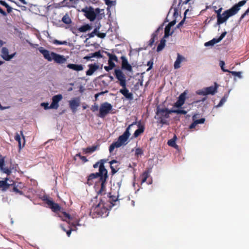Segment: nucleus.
Masks as SVG:
<instances>
[{"mask_svg": "<svg viewBox=\"0 0 249 249\" xmlns=\"http://www.w3.org/2000/svg\"><path fill=\"white\" fill-rule=\"evenodd\" d=\"M135 124H137L138 128L133 134L134 137L137 138L141 134L143 133L145 128L144 125L142 124L141 122H133L132 124L128 125L124 133L119 137L118 140L116 142H113L111 145H110V153H111L115 147L118 148L122 145H125L127 143V140L130 135V133L129 132L130 129Z\"/></svg>", "mask_w": 249, "mask_h": 249, "instance_id": "obj_1", "label": "nucleus"}, {"mask_svg": "<svg viewBox=\"0 0 249 249\" xmlns=\"http://www.w3.org/2000/svg\"><path fill=\"white\" fill-rule=\"evenodd\" d=\"M107 160L102 159L97 162L93 165V167L96 168L99 167V172L90 174L88 179V184L91 185L92 180L98 178H100L101 182V187L99 191L100 193H104L106 191V185L107 184V170L105 168L104 164L107 162Z\"/></svg>", "mask_w": 249, "mask_h": 249, "instance_id": "obj_2", "label": "nucleus"}, {"mask_svg": "<svg viewBox=\"0 0 249 249\" xmlns=\"http://www.w3.org/2000/svg\"><path fill=\"white\" fill-rule=\"evenodd\" d=\"M247 1L243 0L234 5L231 8L225 10L220 16V18L217 20L218 25L221 24L225 22L230 17L236 15L240 10L241 6L245 5Z\"/></svg>", "mask_w": 249, "mask_h": 249, "instance_id": "obj_3", "label": "nucleus"}, {"mask_svg": "<svg viewBox=\"0 0 249 249\" xmlns=\"http://www.w3.org/2000/svg\"><path fill=\"white\" fill-rule=\"evenodd\" d=\"M38 51L43 55L44 58L49 62L53 60L56 63L64 64L67 61L66 58L64 55L50 52L43 47H39Z\"/></svg>", "mask_w": 249, "mask_h": 249, "instance_id": "obj_4", "label": "nucleus"}, {"mask_svg": "<svg viewBox=\"0 0 249 249\" xmlns=\"http://www.w3.org/2000/svg\"><path fill=\"white\" fill-rule=\"evenodd\" d=\"M171 109L167 108H160V106H158L156 108L155 118L157 120L158 122L163 124L168 125L169 122L167 119L169 118V115L172 113L170 112Z\"/></svg>", "mask_w": 249, "mask_h": 249, "instance_id": "obj_5", "label": "nucleus"}, {"mask_svg": "<svg viewBox=\"0 0 249 249\" xmlns=\"http://www.w3.org/2000/svg\"><path fill=\"white\" fill-rule=\"evenodd\" d=\"M105 205L106 204L101 200V202L95 207L92 208V210L94 213H97L99 216L106 217L109 214V211L107 208V205Z\"/></svg>", "mask_w": 249, "mask_h": 249, "instance_id": "obj_6", "label": "nucleus"}, {"mask_svg": "<svg viewBox=\"0 0 249 249\" xmlns=\"http://www.w3.org/2000/svg\"><path fill=\"white\" fill-rule=\"evenodd\" d=\"M103 11V10H100L99 8L94 9L91 7H86L81 10V12L84 13L85 17L90 21H93L95 19L97 15Z\"/></svg>", "mask_w": 249, "mask_h": 249, "instance_id": "obj_7", "label": "nucleus"}, {"mask_svg": "<svg viewBox=\"0 0 249 249\" xmlns=\"http://www.w3.org/2000/svg\"><path fill=\"white\" fill-rule=\"evenodd\" d=\"M214 86H210L198 90L196 93L200 95H207L209 94L214 95L217 92V84L215 83Z\"/></svg>", "mask_w": 249, "mask_h": 249, "instance_id": "obj_8", "label": "nucleus"}, {"mask_svg": "<svg viewBox=\"0 0 249 249\" xmlns=\"http://www.w3.org/2000/svg\"><path fill=\"white\" fill-rule=\"evenodd\" d=\"M114 75L116 79L119 81V84L122 87L126 86L125 75L120 69L115 70Z\"/></svg>", "mask_w": 249, "mask_h": 249, "instance_id": "obj_9", "label": "nucleus"}, {"mask_svg": "<svg viewBox=\"0 0 249 249\" xmlns=\"http://www.w3.org/2000/svg\"><path fill=\"white\" fill-rule=\"evenodd\" d=\"M109 112V103L106 102L102 104L99 108L98 116L104 118Z\"/></svg>", "mask_w": 249, "mask_h": 249, "instance_id": "obj_10", "label": "nucleus"}, {"mask_svg": "<svg viewBox=\"0 0 249 249\" xmlns=\"http://www.w3.org/2000/svg\"><path fill=\"white\" fill-rule=\"evenodd\" d=\"M63 99V96L61 94H57L54 95L52 98V102L50 106L52 109H57L59 107V102Z\"/></svg>", "mask_w": 249, "mask_h": 249, "instance_id": "obj_11", "label": "nucleus"}, {"mask_svg": "<svg viewBox=\"0 0 249 249\" xmlns=\"http://www.w3.org/2000/svg\"><path fill=\"white\" fill-rule=\"evenodd\" d=\"M69 106L73 113H75L80 105V99L74 98L69 101Z\"/></svg>", "mask_w": 249, "mask_h": 249, "instance_id": "obj_12", "label": "nucleus"}, {"mask_svg": "<svg viewBox=\"0 0 249 249\" xmlns=\"http://www.w3.org/2000/svg\"><path fill=\"white\" fill-rule=\"evenodd\" d=\"M120 162L116 160L110 161V168L111 170L112 174L117 173L120 168Z\"/></svg>", "mask_w": 249, "mask_h": 249, "instance_id": "obj_13", "label": "nucleus"}, {"mask_svg": "<svg viewBox=\"0 0 249 249\" xmlns=\"http://www.w3.org/2000/svg\"><path fill=\"white\" fill-rule=\"evenodd\" d=\"M122 60V68L123 69L126 70L131 71L132 70L131 66L128 63L126 57L124 55L120 56L119 57Z\"/></svg>", "mask_w": 249, "mask_h": 249, "instance_id": "obj_14", "label": "nucleus"}, {"mask_svg": "<svg viewBox=\"0 0 249 249\" xmlns=\"http://www.w3.org/2000/svg\"><path fill=\"white\" fill-rule=\"evenodd\" d=\"M186 95V93L185 91L182 93L179 96L177 101L175 103L174 107L178 108L181 107L184 104Z\"/></svg>", "mask_w": 249, "mask_h": 249, "instance_id": "obj_15", "label": "nucleus"}, {"mask_svg": "<svg viewBox=\"0 0 249 249\" xmlns=\"http://www.w3.org/2000/svg\"><path fill=\"white\" fill-rule=\"evenodd\" d=\"M5 164V161H4V157H2L0 154V170L7 174L10 175L11 173V170L10 169H9L6 167H4V165Z\"/></svg>", "mask_w": 249, "mask_h": 249, "instance_id": "obj_16", "label": "nucleus"}, {"mask_svg": "<svg viewBox=\"0 0 249 249\" xmlns=\"http://www.w3.org/2000/svg\"><path fill=\"white\" fill-rule=\"evenodd\" d=\"M122 89L120 90V92L122 94L126 99L131 100L133 98V94L129 92V90L126 88V86L122 87Z\"/></svg>", "mask_w": 249, "mask_h": 249, "instance_id": "obj_17", "label": "nucleus"}, {"mask_svg": "<svg viewBox=\"0 0 249 249\" xmlns=\"http://www.w3.org/2000/svg\"><path fill=\"white\" fill-rule=\"evenodd\" d=\"M118 197V196H115L111 195V193L110 192V209H111V207L113 206H119L120 203Z\"/></svg>", "mask_w": 249, "mask_h": 249, "instance_id": "obj_18", "label": "nucleus"}, {"mask_svg": "<svg viewBox=\"0 0 249 249\" xmlns=\"http://www.w3.org/2000/svg\"><path fill=\"white\" fill-rule=\"evenodd\" d=\"M185 58L180 55L179 53H178L177 58L176 60L175 61L174 65V68L175 69H178L180 67V63L183 61H185Z\"/></svg>", "mask_w": 249, "mask_h": 249, "instance_id": "obj_19", "label": "nucleus"}, {"mask_svg": "<svg viewBox=\"0 0 249 249\" xmlns=\"http://www.w3.org/2000/svg\"><path fill=\"white\" fill-rule=\"evenodd\" d=\"M119 57H120V56H115L114 54H110V70H112L115 67V64L113 61H115L116 63L119 62Z\"/></svg>", "mask_w": 249, "mask_h": 249, "instance_id": "obj_20", "label": "nucleus"}, {"mask_svg": "<svg viewBox=\"0 0 249 249\" xmlns=\"http://www.w3.org/2000/svg\"><path fill=\"white\" fill-rule=\"evenodd\" d=\"M67 67L77 71H81L83 70V66L81 64H69L67 65Z\"/></svg>", "mask_w": 249, "mask_h": 249, "instance_id": "obj_21", "label": "nucleus"}, {"mask_svg": "<svg viewBox=\"0 0 249 249\" xmlns=\"http://www.w3.org/2000/svg\"><path fill=\"white\" fill-rule=\"evenodd\" d=\"M98 68L99 66L96 64L89 65V69L87 71L86 74L87 75H91Z\"/></svg>", "mask_w": 249, "mask_h": 249, "instance_id": "obj_22", "label": "nucleus"}, {"mask_svg": "<svg viewBox=\"0 0 249 249\" xmlns=\"http://www.w3.org/2000/svg\"><path fill=\"white\" fill-rule=\"evenodd\" d=\"M9 51L8 49L6 47H2L1 49V57L6 61H8V58L9 56Z\"/></svg>", "mask_w": 249, "mask_h": 249, "instance_id": "obj_23", "label": "nucleus"}, {"mask_svg": "<svg viewBox=\"0 0 249 249\" xmlns=\"http://www.w3.org/2000/svg\"><path fill=\"white\" fill-rule=\"evenodd\" d=\"M94 57H96L97 58H100V57H102L101 53L100 52H96L94 53H90L89 55L85 56L84 57V59H86L87 60H90L91 58Z\"/></svg>", "mask_w": 249, "mask_h": 249, "instance_id": "obj_24", "label": "nucleus"}, {"mask_svg": "<svg viewBox=\"0 0 249 249\" xmlns=\"http://www.w3.org/2000/svg\"><path fill=\"white\" fill-rule=\"evenodd\" d=\"M7 178L5 180L0 181V188H1L2 191H5L7 189L9 186L10 185V184L7 182Z\"/></svg>", "mask_w": 249, "mask_h": 249, "instance_id": "obj_25", "label": "nucleus"}, {"mask_svg": "<svg viewBox=\"0 0 249 249\" xmlns=\"http://www.w3.org/2000/svg\"><path fill=\"white\" fill-rule=\"evenodd\" d=\"M91 29V26L89 24H86L79 27L78 30L80 32L83 33L90 30Z\"/></svg>", "mask_w": 249, "mask_h": 249, "instance_id": "obj_26", "label": "nucleus"}, {"mask_svg": "<svg viewBox=\"0 0 249 249\" xmlns=\"http://www.w3.org/2000/svg\"><path fill=\"white\" fill-rule=\"evenodd\" d=\"M97 148V146H92L91 147H88L86 148H84L83 149L84 152L86 154H91L94 151H95Z\"/></svg>", "mask_w": 249, "mask_h": 249, "instance_id": "obj_27", "label": "nucleus"}, {"mask_svg": "<svg viewBox=\"0 0 249 249\" xmlns=\"http://www.w3.org/2000/svg\"><path fill=\"white\" fill-rule=\"evenodd\" d=\"M165 42L166 40L163 38H162L160 41V44L158 45L157 48V51L160 52L165 47Z\"/></svg>", "mask_w": 249, "mask_h": 249, "instance_id": "obj_28", "label": "nucleus"}, {"mask_svg": "<svg viewBox=\"0 0 249 249\" xmlns=\"http://www.w3.org/2000/svg\"><path fill=\"white\" fill-rule=\"evenodd\" d=\"M176 139L177 137L176 136H175L173 138L169 140L167 142V144H168V145L175 148H177L178 146L176 143Z\"/></svg>", "mask_w": 249, "mask_h": 249, "instance_id": "obj_29", "label": "nucleus"}, {"mask_svg": "<svg viewBox=\"0 0 249 249\" xmlns=\"http://www.w3.org/2000/svg\"><path fill=\"white\" fill-rule=\"evenodd\" d=\"M218 42H219V41H218L217 38H214L213 39H212L211 40L205 43L204 45L206 47H208L209 46H212L214 45L215 44L218 43Z\"/></svg>", "mask_w": 249, "mask_h": 249, "instance_id": "obj_30", "label": "nucleus"}, {"mask_svg": "<svg viewBox=\"0 0 249 249\" xmlns=\"http://www.w3.org/2000/svg\"><path fill=\"white\" fill-rule=\"evenodd\" d=\"M197 115L198 114L194 115L192 117L193 120L197 124H203L205 121V119L204 118H201L200 119L197 120L196 118Z\"/></svg>", "mask_w": 249, "mask_h": 249, "instance_id": "obj_31", "label": "nucleus"}, {"mask_svg": "<svg viewBox=\"0 0 249 249\" xmlns=\"http://www.w3.org/2000/svg\"><path fill=\"white\" fill-rule=\"evenodd\" d=\"M149 174L148 171L144 172L141 175V184H142L143 183L145 182L146 181L147 178L149 177Z\"/></svg>", "mask_w": 249, "mask_h": 249, "instance_id": "obj_32", "label": "nucleus"}, {"mask_svg": "<svg viewBox=\"0 0 249 249\" xmlns=\"http://www.w3.org/2000/svg\"><path fill=\"white\" fill-rule=\"evenodd\" d=\"M171 30V28L167 25L165 27V30H164V38H167L170 35H172L173 33V32H172L171 33H170Z\"/></svg>", "mask_w": 249, "mask_h": 249, "instance_id": "obj_33", "label": "nucleus"}, {"mask_svg": "<svg viewBox=\"0 0 249 249\" xmlns=\"http://www.w3.org/2000/svg\"><path fill=\"white\" fill-rule=\"evenodd\" d=\"M62 21L65 24H70L71 22V20L69 17V16L66 14L63 16V17L62 18Z\"/></svg>", "mask_w": 249, "mask_h": 249, "instance_id": "obj_34", "label": "nucleus"}, {"mask_svg": "<svg viewBox=\"0 0 249 249\" xmlns=\"http://www.w3.org/2000/svg\"><path fill=\"white\" fill-rule=\"evenodd\" d=\"M170 112L176 113L177 114H181L185 115L187 113V111L183 109H171Z\"/></svg>", "mask_w": 249, "mask_h": 249, "instance_id": "obj_35", "label": "nucleus"}, {"mask_svg": "<svg viewBox=\"0 0 249 249\" xmlns=\"http://www.w3.org/2000/svg\"><path fill=\"white\" fill-rule=\"evenodd\" d=\"M156 34H152L151 35V38L149 41L148 46L151 47L155 42V39H157Z\"/></svg>", "mask_w": 249, "mask_h": 249, "instance_id": "obj_36", "label": "nucleus"}, {"mask_svg": "<svg viewBox=\"0 0 249 249\" xmlns=\"http://www.w3.org/2000/svg\"><path fill=\"white\" fill-rule=\"evenodd\" d=\"M99 29V27L95 28L93 31L91 32L90 34H89L88 36H89V38H91L94 37L95 35L97 36V34H98V30Z\"/></svg>", "mask_w": 249, "mask_h": 249, "instance_id": "obj_37", "label": "nucleus"}, {"mask_svg": "<svg viewBox=\"0 0 249 249\" xmlns=\"http://www.w3.org/2000/svg\"><path fill=\"white\" fill-rule=\"evenodd\" d=\"M228 97V95H225L222 98V99L220 101L219 104L217 105V107H220L222 106L224 104V103L226 101Z\"/></svg>", "mask_w": 249, "mask_h": 249, "instance_id": "obj_38", "label": "nucleus"}, {"mask_svg": "<svg viewBox=\"0 0 249 249\" xmlns=\"http://www.w3.org/2000/svg\"><path fill=\"white\" fill-rule=\"evenodd\" d=\"M53 43L55 45H67L68 43L67 41H59L57 39H54L53 41Z\"/></svg>", "mask_w": 249, "mask_h": 249, "instance_id": "obj_39", "label": "nucleus"}, {"mask_svg": "<svg viewBox=\"0 0 249 249\" xmlns=\"http://www.w3.org/2000/svg\"><path fill=\"white\" fill-rule=\"evenodd\" d=\"M110 54H114L115 56H121L123 55L122 53L119 51L118 49H112V52Z\"/></svg>", "mask_w": 249, "mask_h": 249, "instance_id": "obj_40", "label": "nucleus"}, {"mask_svg": "<svg viewBox=\"0 0 249 249\" xmlns=\"http://www.w3.org/2000/svg\"><path fill=\"white\" fill-rule=\"evenodd\" d=\"M15 139L16 141L18 142V146H19V148H21V138H20V135L18 133H17L16 134V135H15Z\"/></svg>", "mask_w": 249, "mask_h": 249, "instance_id": "obj_41", "label": "nucleus"}, {"mask_svg": "<svg viewBox=\"0 0 249 249\" xmlns=\"http://www.w3.org/2000/svg\"><path fill=\"white\" fill-rule=\"evenodd\" d=\"M143 154V151L141 148H137L135 150V156L137 157H139V156H141Z\"/></svg>", "mask_w": 249, "mask_h": 249, "instance_id": "obj_42", "label": "nucleus"}, {"mask_svg": "<svg viewBox=\"0 0 249 249\" xmlns=\"http://www.w3.org/2000/svg\"><path fill=\"white\" fill-rule=\"evenodd\" d=\"M229 72L231 73V74L232 75L237 76L240 78H242V75H241L242 72H241V71H230V72Z\"/></svg>", "mask_w": 249, "mask_h": 249, "instance_id": "obj_43", "label": "nucleus"}, {"mask_svg": "<svg viewBox=\"0 0 249 249\" xmlns=\"http://www.w3.org/2000/svg\"><path fill=\"white\" fill-rule=\"evenodd\" d=\"M219 65L221 68V70L224 71V72H230V71L227 70V69H225L224 68V65H225V62L224 61H220V63H219Z\"/></svg>", "mask_w": 249, "mask_h": 249, "instance_id": "obj_44", "label": "nucleus"}, {"mask_svg": "<svg viewBox=\"0 0 249 249\" xmlns=\"http://www.w3.org/2000/svg\"><path fill=\"white\" fill-rule=\"evenodd\" d=\"M63 215L65 216V218H62V220L63 221H66V222H68L67 221V219H71V220L72 219V218L70 216V215L68 213H67L66 212H63Z\"/></svg>", "mask_w": 249, "mask_h": 249, "instance_id": "obj_45", "label": "nucleus"}, {"mask_svg": "<svg viewBox=\"0 0 249 249\" xmlns=\"http://www.w3.org/2000/svg\"><path fill=\"white\" fill-rule=\"evenodd\" d=\"M90 109L93 112H94L96 111H98V110H99L98 105L96 103H95L93 105L91 106Z\"/></svg>", "mask_w": 249, "mask_h": 249, "instance_id": "obj_46", "label": "nucleus"}, {"mask_svg": "<svg viewBox=\"0 0 249 249\" xmlns=\"http://www.w3.org/2000/svg\"><path fill=\"white\" fill-rule=\"evenodd\" d=\"M51 208L53 211L55 212L59 210L60 208L58 204L54 203L53 205L51 207Z\"/></svg>", "mask_w": 249, "mask_h": 249, "instance_id": "obj_47", "label": "nucleus"}, {"mask_svg": "<svg viewBox=\"0 0 249 249\" xmlns=\"http://www.w3.org/2000/svg\"><path fill=\"white\" fill-rule=\"evenodd\" d=\"M153 59H151L150 60V61H149L148 62H147V65L148 66H149L148 68L146 70V71H150L151 69H152V67H153Z\"/></svg>", "mask_w": 249, "mask_h": 249, "instance_id": "obj_48", "label": "nucleus"}, {"mask_svg": "<svg viewBox=\"0 0 249 249\" xmlns=\"http://www.w3.org/2000/svg\"><path fill=\"white\" fill-rule=\"evenodd\" d=\"M68 223H69V224L71 225V226H72V227H73L74 228L76 227V226H81V224L79 223V221H73L72 222H70L69 221V222H68Z\"/></svg>", "mask_w": 249, "mask_h": 249, "instance_id": "obj_49", "label": "nucleus"}, {"mask_svg": "<svg viewBox=\"0 0 249 249\" xmlns=\"http://www.w3.org/2000/svg\"><path fill=\"white\" fill-rule=\"evenodd\" d=\"M41 106L43 107L46 110L47 109H52L50 107V106H49V104L48 103H42L41 104Z\"/></svg>", "mask_w": 249, "mask_h": 249, "instance_id": "obj_50", "label": "nucleus"}, {"mask_svg": "<svg viewBox=\"0 0 249 249\" xmlns=\"http://www.w3.org/2000/svg\"><path fill=\"white\" fill-rule=\"evenodd\" d=\"M249 13V7L247 10L243 13L240 18V20H242L246 16L248 15Z\"/></svg>", "mask_w": 249, "mask_h": 249, "instance_id": "obj_51", "label": "nucleus"}, {"mask_svg": "<svg viewBox=\"0 0 249 249\" xmlns=\"http://www.w3.org/2000/svg\"><path fill=\"white\" fill-rule=\"evenodd\" d=\"M222 10V8H220L217 10H215V13L217 14V19L218 18H219V19L220 18V16L221 15V12Z\"/></svg>", "mask_w": 249, "mask_h": 249, "instance_id": "obj_52", "label": "nucleus"}, {"mask_svg": "<svg viewBox=\"0 0 249 249\" xmlns=\"http://www.w3.org/2000/svg\"><path fill=\"white\" fill-rule=\"evenodd\" d=\"M226 34H227V32H226V31L222 33L221 34V35H220V36L217 38L218 41H219V42H220L225 36Z\"/></svg>", "mask_w": 249, "mask_h": 249, "instance_id": "obj_53", "label": "nucleus"}, {"mask_svg": "<svg viewBox=\"0 0 249 249\" xmlns=\"http://www.w3.org/2000/svg\"><path fill=\"white\" fill-rule=\"evenodd\" d=\"M226 34H227V32H226V31L222 33L221 34V35H220V36L217 38L218 41H219V42H220L225 36Z\"/></svg>", "mask_w": 249, "mask_h": 249, "instance_id": "obj_54", "label": "nucleus"}, {"mask_svg": "<svg viewBox=\"0 0 249 249\" xmlns=\"http://www.w3.org/2000/svg\"><path fill=\"white\" fill-rule=\"evenodd\" d=\"M162 28H163V25H161L153 34H156V37H157V36H158V33L160 32V30H162Z\"/></svg>", "mask_w": 249, "mask_h": 249, "instance_id": "obj_55", "label": "nucleus"}, {"mask_svg": "<svg viewBox=\"0 0 249 249\" xmlns=\"http://www.w3.org/2000/svg\"><path fill=\"white\" fill-rule=\"evenodd\" d=\"M185 19V17L177 25V28H180L184 23Z\"/></svg>", "mask_w": 249, "mask_h": 249, "instance_id": "obj_56", "label": "nucleus"}, {"mask_svg": "<svg viewBox=\"0 0 249 249\" xmlns=\"http://www.w3.org/2000/svg\"><path fill=\"white\" fill-rule=\"evenodd\" d=\"M196 125H197L196 123L194 121H193V122L190 125L189 128L190 129L195 128L196 127Z\"/></svg>", "mask_w": 249, "mask_h": 249, "instance_id": "obj_57", "label": "nucleus"}, {"mask_svg": "<svg viewBox=\"0 0 249 249\" xmlns=\"http://www.w3.org/2000/svg\"><path fill=\"white\" fill-rule=\"evenodd\" d=\"M107 91L106 90L105 91V92H101L100 93H98L97 94H96L95 95V99L97 100V98L99 96L101 95H102L103 94H104L105 93H107Z\"/></svg>", "mask_w": 249, "mask_h": 249, "instance_id": "obj_58", "label": "nucleus"}, {"mask_svg": "<svg viewBox=\"0 0 249 249\" xmlns=\"http://www.w3.org/2000/svg\"><path fill=\"white\" fill-rule=\"evenodd\" d=\"M97 36L100 38H104L106 36V34L100 33L98 31V34H97Z\"/></svg>", "mask_w": 249, "mask_h": 249, "instance_id": "obj_59", "label": "nucleus"}, {"mask_svg": "<svg viewBox=\"0 0 249 249\" xmlns=\"http://www.w3.org/2000/svg\"><path fill=\"white\" fill-rule=\"evenodd\" d=\"M176 23V20H173V21H171L170 22H169L168 23V24L167 25L168 26L170 27V28L172 26H173Z\"/></svg>", "mask_w": 249, "mask_h": 249, "instance_id": "obj_60", "label": "nucleus"}, {"mask_svg": "<svg viewBox=\"0 0 249 249\" xmlns=\"http://www.w3.org/2000/svg\"><path fill=\"white\" fill-rule=\"evenodd\" d=\"M13 191L16 193H19V194L20 195H22V193L21 191H20V190H19L17 187H14V188H13Z\"/></svg>", "mask_w": 249, "mask_h": 249, "instance_id": "obj_61", "label": "nucleus"}, {"mask_svg": "<svg viewBox=\"0 0 249 249\" xmlns=\"http://www.w3.org/2000/svg\"><path fill=\"white\" fill-rule=\"evenodd\" d=\"M16 54V53H14L9 55V56H8V58H8V61H9L12 58H13L15 56Z\"/></svg>", "mask_w": 249, "mask_h": 249, "instance_id": "obj_62", "label": "nucleus"}, {"mask_svg": "<svg viewBox=\"0 0 249 249\" xmlns=\"http://www.w3.org/2000/svg\"><path fill=\"white\" fill-rule=\"evenodd\" d=\"M47 203L48 205H49L51 207L54 204V202L52 200H48Z\"/></svg>", "mask_w": 249, "mask_h": 249, "instance_id": "obj_63", "label": "nucleus"}, {"mask_svg": "<svg viewBox=\"0 0 249 249\" xmlns=\"http://www.w3.org/2000/svg\"><path fill=\"white\" fill-rule=\"evenodd\" d=\"M116 4V0H110V7Z\"/></svg>", "mask_w": 249, "mask_h": 249, "instance_id": "obj_64", "label": "nucleus"}]
</instances>
